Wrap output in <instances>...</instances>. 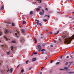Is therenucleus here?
Wrapping results in <instances>:
<instances>
[{
  "instance_id": "obj_34",
  "label": "nucleus",
  "mask_w": 74,
  "mask_h": 74,
  "mask_svg": "<svg viewBox=\"0 0 74 74\" xmlns=\"http://www.w3.org/2000/svg\"><path fill=\"white\" fill-rule=\"evenodd\" d=\"M71 73H73V72H71L68 73V74H71Z\"/></svg>"
},
{
  "instance_id": "obj_38",
  "label": "nucleus",
  "mask_w": 74,
  "mask_h": 74,
  "mask_svg": "<svg viewBox=\"0 0 74 74\" xmlns=\"http://www.w3.org/2000/svg\"><path fill=\"white\" fill-rule=\"evenodd\" d=\"M60 70H64V69H60Z\"/></svg>"
},
{
  "instance_id": "obj_56",
  "label": "nucleus",
  "mask_w": 74,
  "mask_h": 74,
  "mask_svg": "<svg viewBox=\"0 0 74 74\" xmlns=\"http://www.w3.org/2000/svg\"><path fill=\"white\" fill-rule=\"evenodd\" d=\"M47 16V15H45V16Z\"/></svg>"
},
{
  "instance_id": "obj_4",
  "label": "nucleus",
  "mask_w": 74,
  "mask_h": 74,
  "mask_svg": "<svg viewBox=\"0 0 74 74\" xmlns=\"http://www.w3.org/2000/svg\"><path fill=\"white\" fill-rule=\"evenodd\" d=\"M21 31L23 33H25V31L24 29H21Z\"/></svg>"
},
{
  "instance_id": "obj_27",
  "label": "nucleus",
  "mask_w": 74,
  "mask_h": 74,
  "mask_svg": "<svg viewBox=\"0 0 74 74\" xmlns=\"http://www.w3.org/2000/svg\"><path fill=\"white\" fill-rule=\"evenodd\" d=\"M39 25L40 26H42V24L41 23H39Z\"/></svg>"
},
{
  "instance_id": "obj_15",
  "label": "nucleus",
  "mask_w": 74,
  "mask_h": 74,
  "mask_svg": "<svg viewBox=\"0 0 74 74\" xmlns=\"http://www.w3.org/2000/svg\"><path fill=\"white\" fill-rule=\"evenodd\" d=\"M11 42H12L13 43H15L16 42V41H15V40H13Z\"/></svg>"
},
{
  "instance_id": "obj_42",
  "label": "nucleus",
  "mask_w": 74,
  "mask_h": 74,
  "mask_svg": "<svg viewBox=\"0 0 74 74\" xmlns=\"http://www.w3.org/2000/svg\"><path fill=\"white\" fill-rule=\"evenodd\" d=\"M52 32H50V34H52Z\"/></svg>"
},
{
  "instance_id": "obj_31",
  "label": "nucleus",
  "mask_w": 74,
  "mask_h": 74,
  "mask_svg": "<svg viewBox=\"0 0 74 74\" xmlns=\"http://www.w3.org/2000/svg\"><path fill=\"white\" fill-rule=\"evenodd\" d=\"M17 33H18V34H20V33H19V32L17 31Z\"/></svg>"
},
{
  "instance_id": "obj_62",
  "label": "nucleus",
  "mask_w": 74,
  "mask_h": 74,
  "mask_svg": "<svg viewBox=\"0 0 74 74\" xmlns=\"http://www.w3.org/2000/svg\"><path fill=\"white\" fill-rule=\"evenodd\" d=\"M73 14H74V12H73Z\"/></svg>"
},
{
  "instance_id": "obj_32",
  "label": "nucleus",
  "mask_w": 74,
  "mask_h": 74,
  "mask_svg": "<svg viewBox=\"0 0 74 74\" xmlns=\"http://www.w3.org/2000/svg\"><path fill=\"white\" fill-rule=\"evenodd\" d=\"M37 1H40V3H41V0H37Z\"/></svg>"
},
{
  "instance_id": "obj_23",
  "label": "nucleus",
  "mask_w": 74,
  "mask_h": 74,
  "mask_svg": "<svg viewBox=\"0 0 74 74\" xmlns=\"http://www.w3.org/2000/svg\"><path fill=\"white\" fill-rule=\"evenodd\" d=\"M41 51H45V49H43L41 50Z\"/></svg>"
},
{
  "instance_id": "obj_11",
  "label": "nucleus",
  "mask_w": 74,
  "mask_h": 74,
  "mask_svg": "<svg viewBox=\"0 0 74 74\" xmlns=\"http://www.w3.org/2000/svg\"><path fill=\"white\" fill-rule=\"evenodd\" d=\"M32 61H36V58H33L32 59Z\"/></svg>"
},
{
  "instance_id": "obj_20",
  "label": "nucleus",
  "mask_w": 74,
  "mask_h": 74,
  "mask_svg": "<svg viewBox=\"0 0 74 74\" xmlns=\"http://www.w3.org/2000/svg\"><path fill=\"white\" fill-rule=\"evenodd\" d=\"M64 69H65V70H67V69H68L67 67H64Z\"/></svg>"
},
{
  "instance_id": "obj_18",
  "label": "nucleus",
  "mask_w": 74,
  "mask_h": 74,
  "mask_svg": "<svg viewBox=\"0 0 74 74\" xmlns=\"http://www.w3.org/2000/svg\"><path fill=\"white\" fill-rule=\"evenodd\" d=\"M59 31H58L57 33H56L55 34H55V35L58 34L59 33Z\"/></svg>"
},
{
  "instance_id": "obj_61",
  "label": "nucleus",
  "mask_w": 74,
  "mask_h": 74,
  "mask_svg": "<svg viewBox=\"0 0 74 74\" xmlns=\"http://www.w3.org/2000/svg\"><path fill=\"white\" fill-rule=\"evenodd\" d=\"M40 74H42V72H41Z\"/></svg>"
},
{
  "instance_id": "obj_25",
  "label": "nucleus",
  "mask_w": 74,
  "mask_h": 74,
  "mask_svg": "<svg viewBox=\"0 0 74 74\" xmlns=\"http://www.w3.org/2000/svg\"><path fill=\"white\" fill-rule=\"evenodd\" d=\"M34 55H37V53L36 52H34Z\"/></svg>"
},
{
  "instance_id": "obj_55",
  "label": "nucleus",
  "mask_w": 74,
  "mask_h": 74,
  "mask_svg": "<svg viewBox=\"0 0 74 74\" xmlns=\"http://www.w3.org/2000/svg\"><path fill=\"white\" fill-rule=\"evenodd\" d=\"M19 27L21 28V27L20 26H19Z\"/></svg>"
},
{
  "instance_id": "obj_13",
  "label": "nucleus",
  "mask_w": 74,
  "mask_h": 74,
  "mask_svg": "<svg viewBox=\"0 0 74 74\" xmlns=\"http://www.w3.org/2000/svg\"><path fill=\"white\" fill-rule=\"evenodd\" d=\"M14 47H13V46H12L11 47V51H13V49H14L13 48Z\"/></svg>"
},
{
  "instance_id": "obj_28",
  "label": "nucleus",
  "mask_w": 74,
  "mask_h": 74,
  "mask_svg": "<svg viewBox=\"0 0 74 74\" xmlns=\"http://www.w3.org/2000/svg\"><path fill=\"white\" fill-rule=\"evenodd\" d=\"M12 25L13 26H14L15 25H14V23H12Z\"/></svg>"
},
{
  "instance_id": "obj_14",
  "label": "nucleus",
  "mask_w": 74,
  "mask_h": 74,
  "mask_svg": "<svg viewBox=\"0 0 74 74\" xmlns=\"http://www.w3.org/2000/svg\"><path fill=\"white\" fill-rule=\"evenodd\" d=\"M45 45H46V44L44 43L43 44H42V47H44V46H45Z\"/></svg>"
},
{
  "instance_id": "obj_58",
  "label": "nucleus",
  "mask_w": 74,
  "mask_h": 74,
  "mask_svg": "<svg viewBox=\"0 0 74 74\" xmlns=\"http://www.w3.org/2000/svg\"><path fill=\"white\" fill-rule=\"evenodd\" d=\"M72 18V17H69V18Z\"/></svg>"
},
{
  "instance_id": "obj_50",
  "label": "nucleus",
  "mask_w": 74,
  "mask_h": 74,
  "mask_svg": "<svg viewBox=\"0 0 74 74\" xmlns=\"http://www.w3.org/2000/svg\"><path fill=\"white\" fill-rule=\"evenodd\" d=\"M69 63H73V62H69Z\"/></svg>"
},
{
  "instance_id": "obj_48",
  "label": "nucleus",
  "mask_w": 74,
  "mask_h": 74,
  "mask_svg": "<svg viewBox=\"0 0 74 74\" xmlns=\"http://www.w3.org/2000/svg\"><path fill=\"white\" fill-rule=\"evenodd\" d=\"M39 8H41V6H39Z\"/></svg>"
},
{
  "instance_id": "obj_47",
  "label": "nucleus",
  "mask_w": 74,
  "mask_h": 74,
  "mask_svg": "<svg viewBox=\"0 0 74 74\" xmlns=\"http://www.w3.org/2000/svg\"><path fill=\"white\" fill-rule=\"evenodd\" d=\"M19 64L17 66V67L18 68V67H19Z\"/></svg>"
},
{
  "instance_id": "obj_29",
  "label": "nucleus",
  "mask_w": 74,
  "mask_h": 74,
  "mask_svg": "<svg viewBox=\"0 0 74 74\" xmlns=\"http://www.w3.org/2000/svg\"><path fill=\"white\" fill-rule=\"evenodd\" d=\"M69 62H66L65 64V65H67V64H68Z\"/></svg>"
},
{
  "instance_id": "obj_19",
  "label": "nucleus",
  "mask_w": 74,
  "mask_h": 74,
  "mask_svg": "<svg viewBox=\"0 0 74 74\" xmlns=\"http://www.w3.org/2000/svg\"><path fill=\"white\" fill-rule=\"evenodd\" d=\"M28 62H29V60H27L25 62V63L27 64H28Z\"/></svg>"
},
{
  "instance_id": "obj_36",
  "label": "nucleus",
  "mask_w": 74,
  "mask_h": 74,
  "mask_svg": "<svg viewBox=\"0 0 74 74\" xmlns=\"http://www.w3.org/2000/svg\"><path fill=\"white\" fill-rule=\"evenodd\" d=\"M54 42L55 43H56V41L54 40Z\"/></svg>"
},
{
  "instance_id": "obj_16",
  "label": "nucleus",
  "mask_w": 74,
  "mask_h": 74,
  "mask_svg": "<svg viewBox=\"0 0 74 74\" xmlns=\"http://www.w3.org/2000/svg\"><path fill=\"white\" fill-rule=\"evenodd\" d=\"M34 40L35 42H37V39H36V38H34Z\"/></svg>"
},
{
  "instance_id": "obj_51",
  "label": "nucleus",
  "mask_w": 74,
  "mask_h": 74,
  "mask_svg": "<svg viewBox=\"0 0 74 74\" xmlns=\"http://www.w3.org/2000/svg\"><path fill=\"white\" fill-rule=\"evenodd\" d=\"M16 37H19V36H16Z\"/></svg>"
},
{
  "instance_id": "obj_45",
  "label": "nucleus",
  "mask_w": 74,
  "mask_h": 74,
  "mask_svg": "<svg viewBox=\"0 0 74 74\" xmlns=\"http://www.w3.org/2000/svg\"><path fill=\"white\" fill-rule=\"evenodd\" d=\"M41 69H44V67H41Z\"/></svg>"
},
{
  "instance_id": "obj_3",
  "label": "nucleus",
  "mask_w": 74,
  "mask_h": 74,
  "mask_svg": "<svg viewBox=\"0 0 74 74\" xmlns=\"http://www.w3.org/2000/svg\"><path fill=\"white\" fill-rule=\"evenodd\" d=\"M42 11L43 12H41L40 13V15H44V10H42Z\"/></svg>"
},
{
  "instance_id": "obj_64",
  "label": "nucleus",
  "mask_w": 74,
  "mask_h": 74,
  "mask_svg": "<svg viewBox=\"0 0 74 74\" xmlns=\"http://www.w3.org/2000/svg\"><path fill=\"white\" fill-rule=\"evenodd\" d=\"M71 58H72V56H71Z\"/></svg>"
},
{
  "instance_id": "obj_40",
  "label": "nucleus",
  "mask_w": 74,
  "mask_h": 74,
  "mask_svg": "<svg viewBox=\"0 0 74 74\" xmlns=\"http://www.w3.org/2000/svg\"><path fill=\"white\" fill-rule=\"evenodd\" d=\"M57 12L58 14H59V13H60V12Z\"/></svg>"
},
{
  "instance_id": "obj_8",
  "label": "nucleus",
  "mask_w": 74,
  "mask_h": 74,
  "mask_svg": "<svg viewBox=\"0 0 74 74\" xmlns=\"http://www.w3.org/2000/svg\"><path fill=\"white\" fill-rule=\"evenodd\" d=\"M30 15H32V14H33V12L32 11H31L30 12Z\"/></svg>"
},
{
  "instance_id": "obj_59",
  "label": "nucleus",
  "mask_w": 74,
  "mask_h": 74,
  "mask_svg": "<svg viewBox=\"0 0 74 74\" xmlns=\"http://www.w3.org/2000/svg\"><path fill=\"white\" fill-rule=\"evenodd\" d=\"M47 17H48V18H49V16H47Z\"/></svg>"
},
{
  "instance_id": "obj_17",
  "label": "nucleus",
  "mask_w": 74,
  "mask_h": 74,
  "mask_svg": "<svg viewBox=\"0 0 74 74\" xmlns=\"http://www.w3.org/2000/svg\"><path fill=\"white\" fill-rule=\"evenodd\" d=\"M24 72V70L23 69H22L21 71V73H23V72Z\"/></svg>"
},
{
  "instance_id": "obj_49",
  "label": "nucleus",
  "mask_w": 74,
  "mask_h": 74,
  "mask_svg": "<svg viewBox=\"0 0 74 74\" xmlns=\"http://www.w3.org/2000/svg\"><path fill=\"white\" fill-rule=\"evenodd\" d=\"M62 58H63V57L62 56H61L60 57L61 59H62Z\"/></svg>"
},
{
  "instance_id": "obj_1",
  "label": "nucleus",
  "mask_w": 74,
  "mask_h": 74,
  "mask_svg": "<svg viewBox=\"0 0 74 74\" xmlns=\"http://www.w3.org/2000/svg\"><path fill=\"white\" fill-rule=\"evenodd\" d=\"M38 48L39 49L38 52L40 51V50L41 49V47L40 45H38Z\"/></svg>"
},
{
  "instance_id": "obj_43",
  "label": "nucleus",
  "mask_w": 74,
  "mask_h": 74,
  "mask_svg": "<svg viewBox=\"0 0 74 74\" xmlns=\"http://www.w3.org/2000/svg\"><path fill=\"white\" fill-rule=\"evenodd\" d=\"M50 47H51L52 48L53 46V45H51L50 46Z\"/></svg>"
},
{
  "instance_id": "obj_9",
  "label": "nucleus",
  "mask_w": 74,
  "mask_h": 74,
  "mask_svg": "<svg viewBox=\"0 0 74 74\" xmlns=\"http://www.w3.org/2000/svg\"><path fill=\"white\" fill-rule=\"evenodd\" d=\"M25 23H26V21H23V23L22 24V25H23L24 24H25Z\"/></svg>"
},
{
  "instance_id": "obj_53",
  "label": "nucleus",
  "mask_w": 74,
  "mask_h": 74,
  "mask_svg": "<svg viewBox=\"0 0 74 74\" xmlns=\"http://www.w3.org/2000/svg\"><path fill=\"white\" fill-rule=\"evenodd\" d=\"M15 35H17V33H15Z\"/></svg>"
},
{
  "instance_id": "obj_33",
  "label": "nucleus",
  "mask_w": 74,
  "mask_h": 74,
  "mask_svg": "<svg viewBox=\"0 0 74 74\" xmlns=\"http://www.w3.org/2000/svg\"><path fill=\"white\" fill-rule=\"evenodd\" d=\"M32 67H30L29 69L28 70H31V69H32Z\"/></svg>"
},
{
  "instance_id": "obj_39",
  "label": "nucleus",
  "mask_w": 74,
  "mask_h": 74,
  "mask_svg": "<svg viewBox=\"0 0 74 74\" xmlns=\"http://www.w3.org/2000/svg\"><path fill=\"white\" fill-rule=\"evenodd\" d=\"M70 66H71V64H70L69 66L68 67V68L69 67H70Z\"/></svg>"
},
{
  "instance_id": "obj_35",
  "label": "nucleus",
  "mask_w": 74,
  "mask_h": 74,
  "mask_svg": "<svg viewBox=\"0 0 74 74\" xmlns=\"http://www.w3.org/2000/svg\"><path fill=\"white\" fill-rule=\"evenodd\" d=\"M52 62H53V60H52L51 61V62H50V63H52Z\"/></svg>"
},
{
  "instance_id": "obj_57",
  "label": "nucleus",
  "mask_w": 74,
  "mask_h": 74,
  "mask_svg": "<svg viewBox=\"0 0 74 74\" xmlns=\"http://www.w3.org/2000/svg\"><path fill=\"white\" fill-rule=\"evenodd\" d=\"M59 41H60V40H61L60 39H59Z\"/></svg>"
},
{
  "instance_id": "obj_44",
  "label": "nucleus",
  "mask_w": 74,
  "mask_h": 74,
  "mask_svg": "<svg viewBox=\"0 0 74 74\" xmlns=\"http://www.w3.org/2000/svg\"><path fill=\"white\" fill-rule=\"evenodd\" d=\"M69 58V56H67L66 57V58H67V59H68V58Z\"/></svg>"
},
{
  "instance_id": "obj_26",
  "label": "nucleus",
  "mask_w": 74,
  "mask_h": 74,
  "mask_svg": "<svg viewBox=\"0 0 74 74\" xmlns=\"http://www.w3.org/2000/svg\"><path fill=\"white\" fill-rule=\"evenodd\" d=\"M2 35V33L0 32V36Z\"/></svg>"
},
{
  "instance_id": "obj_7",
  "label": "nucleus",
  "mask_w": 74,
  "mask_h": 74,
  "mask_svg": "<svg viewBox=\"0 0 74 74\" xmlns=\"http://www.w3.org/2000/svg\"><path fill=\"white\" fill-rule=\"evenodd\" d=\"M5 33L6 34V33H8V30L6 29L5 30Z\"/></svg>"
},
{
  "instance_id": "obj_10",
  "label": "nucleus",
  "mask_w": 74,
  "mask_h": 74,
  "mask_svg": "<svg viewBox=\"0 0 74 74\" xmlns=\"http://www.w3.org/2000/svg\"><path fill=\"white\" fill-rule=\"evenodd\" d=\"M9 71L11 73H12V69H10Z\"/></svg>"
},
{
  "instance_id": "obj_24",
  "label": "nucleus",
  "mask_w": 74,
  "mask_h": 74,
  "mask_svg": "<svg viewBox=\"0 0 74 74\" xmlns=\"http://www.w3.org/2000/svg\"><path fill=\"white\" fill-rule=\"evenodd\" d=\"M4 9V7L3 6H2L1 8V10H3Z\"/></svg>"
},
{
  "instance_id": "obj_21",
  "label": "nucleus",
  "mask_w": 74,
  "mask_h": 74,
  "mask_svg": "<svg viewBox=\"0 0 74 74\" xmlns=\"http://www.w3.org/2000/svg\"><path fill=\"white\" fill-rule=\"evenodd\" d=\"M40 10V8H37L36 9L37 11H38V10Z\"/></svg>"
},
{
  "instance_id": "obj_6",
  "label": "nucleus",
  "mask_w": 74,
  "mask_h": 74,
  "mask_svg": "<svg viewBox=\"0 0 74 74\" xmlns=\"http://www.w3.org/2000/svg\"><path fill=\"white\" fill-rule=\"evenodd\" d=\"M20 41H21L22 42H24V39H23V38H21V39Z\"/></svg>"
},
{
  "instance_id": "obj_52",
  "label": "nucleus",
  "mask_w": 74,
  "mask_h": 74,
  "mask_svg": "<svg viewBox=\"0 0 74 74\" xmlns=\"http://www.w3.org/2000/svg\"><path fill=\"white\" fill-rule=\"evenodd\" d=\"M9 71V69L7 71V72H8Z\"/></svg>"
},
{
  "instance_id": "obj_60",
  "label": "nucleus",
  "mask_w": 74,
  "mask_h": 74,
  "mask_svg": "<svg viewBox=\"0 0 74 74\" xmlns=\"http://www.w3.org/2000/svg\"><path fill=\"white\" fill-rule=\"evenodd\" d=\"M1 47H3V46H4V45H1Z\"/></svg>"
},
{
  "instance_id": "obj_30",
  "label": "nucleus",
  "mask_w": 74,
  "mask_h": 74,
  "mask_svg": "<svg viewBox=\"0 0 74 74\" xmlns=\"http://www.w3.org/2000/svg\"><path fill=\"white\" fill-rule=\"evenodd\" d=\"M47 21H48V20H43V21H44V22H47Z\"/></svg>"
},
{
  "instance_id": "obj_22",
  "label": "nucleus",
  "mask_w": 74,
  "mask_h": 74,
  "mask_svg": "<svg viewBox=\"0 0 74 74\" xmlns=\"http://www.w3.org/2000/svg\"><path fill=\"white\" fill-rule=\"evenodd\" d=\"M60 63V62H58L56 63V64H59Z\"/></svg>"
},
{
  "instance_id": "obj_41",
  "label": "nucleus",
  "mask_w": 74,
  "mask_h": 74,
  "mask_svg": "<svg viewBox=\"0 0 74 74\" xmlns=\"http://www.w3.org/2000/svg\"><path fill=\"white\" fill-rule=\"evenodd\" d=\"M45 10H46L47 11H48V8H46Z\"/></svg>"
},
{
  "instance_id": "obj_46",
  "label": "nucleus",
  "mask_w": 74,
  "mask_h": 74,
  "mask_svg": "<svg viewBox=\"0 0 74 74\" xmlns=\"http://www.w3.org/2000/svg\"><path fill=\"white\" fill-rule=\"evenodd\" d=\"M48 29H47V30H46V32H48Z\"/></svg>"
},
{
  "instance_id": "obj_12",
  "label": "nucleus",
  "mask_w": 74,
  "mask_h": 74,
  "mask_svg": "<svg viewBox=\"0 0 74 74\" xmlns=\"http://www.w3.org/2000/svg\"><path fill=\"white\" fill-rule=\"evenodd\" d=\"M7 53L8 55H10L11 53V51H9L8 52H7Z\"/></svg>"
},
{
  "instance_id": "obj_5",
  "label": "nucleus",
  "mask_w": 74,
  "mask_h": 74,
  "mask_svg": "<svg viewBox=\"0 0 74 74\" xmlns=\"http://www.w3.org/2000/svg\"><path fill=\"white\" fill-rule=\"evenodd\" d=\"M4 38H5V39L7 41H8V40H9V39H8L7 38V37H6V36H4Z\"/></svg>"
},
{
  "instance_id": "obj_37",
  "label": "nucleus",
  "mask_w": 74,
  "mask_h": 74,
  "mask_svg": "<svg viewBox=\"0 0 74 74\" xmlns=\"http://www.w3.org/2000/svg\"><path fill=\"white\" fill-rule=\"evenodd\" d=\"M42 54H44V51H42Z\"/></svg>"
},
{
  "instance_id": "obj_54",
  "label": "nucleus",
  "mask_w": 74,
  "mask_h": 74,
  "mask_svg": "<svg viewBox=\"0 0 74 74\" xmlns=\"http://www.w3.org/2000/svg\"><path fill=\"white\" fill-rule=\"evenodd\" d=\"M43 38V37H41L40 38Z\"/></svg>"
},
{
  "instance_id": "obj_63",
  "label": "nucleus",
  "mask_w": 74,
  "mask_h": 74,
  "mask_svg": "<svg viewBox=\"0 0 74 74\" xmlns=\"http://www.w3.org/2000/svg\"><path fill=\"white\" fill-rule=\"evenodd\" d=\"M0 42H1V40H0Z\"/></svg>"
},
{
  "instance_id": "obj_2",
  "label": "nucleus",
  "mask_w": 74,
  "mask_h": 74,
  "mask_svg": "<svg viewBox=\"0 0 74 74\" xmlns=\"http://www.w3.org/2000/svg\"><path fill=\"white\" fill-rule=\"evenodd\" d=\"M35 21H37L36 23V24L38 25V26L39 25V23L40 22V21H38V20L37 19H35Z\"/></svg>"
}]
</instances>
